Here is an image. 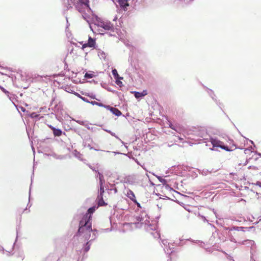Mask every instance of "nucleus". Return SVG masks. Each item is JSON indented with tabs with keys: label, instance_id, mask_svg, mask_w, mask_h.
Instances as JSON below:
<instances>
[{
	"label": "nucleus",
	"instance_id": "obj_19",
	"mask_svg": "<svg viewBox=\"0 0 261 261\" xmlns=\"http://www.w3.org/2000/svg\"><path fill=\"white\" fill-rule=\"evenodd\" d=\"M134 96L137 99H140L144 96V94H142L140 92L134 91Z\"/></svg>",
	"mask_w": 261,
	"mask_h": 261
},
{
	"label": "nucleus",
	"instance_id": "obj_23",
	"mask_svg": "<svg viewBox=\"0 0 261 261\" xmlns=\"http://www.w3.org/2000/svg\"><path fill=\"white\" fill-rule=\"evenodd\" d=\"M95 75L93 73L86 72L84 75V77L86 79H91Z\"/></svg>",
	"mask_w": 261,
	"mask_h": 261
},
{
	"label": "nucleus",
	"instance_id": "obj_1",
	"mask_svg": "<svg viewBox=\"0 0 261 261\" xmlns=\"http://www.w3.org/2000/svg\"><path fill=\"white\" fill-rule=\"evenodd\" d=\"M95 210V206H92L88 209L87 213L80 220L78 231L73 237L74 241L77 240L83 243V248L85 252L89 250L91 242L98 237L97 230L92 228V215Z\"/></svg>",
	"mask_w": 261,
	"mask_h": 261
},
{
	"label": "nucleus",
	"instance_id": "obj_43",
	"mask_svg": "<svg viewBox=\"0 0 261 261\" xmlns=\"http://www.w3.org/2000/svg\"><path fill=\"white\" fill-rule=\"evenodd\" d=\"M88 166H89V167L91 169H92L93 171H94V172H95L96 173L97 172H98V170H96L94 168H93L91 165H88Z\"/></svg>",
	"mask_w": 261,
	"mask_h": 261
},
{
	"label": "nucleus",
	"instance_id": "obj_61",
	"mask_svg": "<svg viewBox=\"0 0 261 261\" xmlns=\"http://www.w3.org/2000/svg\"><path fill=\"white\" fill-rule=\"evenodd\" d=\"M0 69H5V68H4L3 67L0 66Z\"/></svg>",
	"mask_w": 261,
	"mask_h": 261
},
{
	"label": "nucleus",
	"instance_id": "obj_62",
	"mask_svg": "<svg viewBox=\"0 0 261 261\" xmlns=\"http://www.w3.org/2000/svg\"><path fill=\"white\" fill-rule=\"evenodd\" d=\"M170 127L171 128H172V129H175V128H174L173 127H172V125H170Z\"/></svg>",
	"mask_w": 261,
	"mask_h": 261
},
{
	"label": "nucleus",
	"instance_id": "obj_39",
	"mask_svg": "<svg viewBox=\"0 0 261 261\" xmlns=\"http://www.w3.org/2000/svg\"><path fill=\"white\" fill-rule=\"evenodd\" d=\"M76 122H77L79 124H81V125H84V126H85V125H86V124L85 123V122H84V121H81V120H77V121H76Z\"/></svg>",
	"mask_w": 261,
	"mask_h": 261
},
{
	"label": "nucleus",
	"instance_id": "obj_10",
	"mask_svg": "<svg viewBox=\"0 0 261 261\" xmlns=\"http://www.w3.org/2000/svg\"><path fill=\"white\" fill-rule=\"evenodd\" d=\"M204 88L205 89V90L208 94L209 96L212 98V99L216 103L217 105H219L220 104V103L217 100L216 98V96L214 93V92L211 89L208 88L207 87H206L204 86Z\"/></svg>",
	"mask_w": 261,
	"mask_h": 261
},
{
	"label": "nucleus",
	"instance_id": "obj_22",
	"mask_svg": "<svg viewBox=\"0 0 261 261\" xmlns=\"http://www.w3.org/2000/svg\"><path fill=\"white\" fill-rule=\"evenodd\" d=\"M112 73L114 79L120 78V76L119 75L117 70L116 69H112Z\"/></svg>",
	"mask_w": 261,
	"mask_h": 261
},
{
	"label": "nucleus",
	"instance_id": "obj_11",
	"mask_svg": "<svg viewBox=\"0 0 261 261\" xmlns=\"http://www.w3.org/2000/svg\"><path fill=\"white\" fill-rule=\"evenodd\" d=\"M99 26L105 30L111 31L113 30V25L110 22H101Z\"/></svg>",
	"mask_w": 261,
	"mask_h": 261
},
{
	"label": "nucleus",
	"instance_id": "obj_29",
	"mask_svg": "<svg viewBox=\"0 0 261 261\" xmlns=\"http://www.w3.org/2000/svg\"><path fill=\"white\" fill-rule=\"evenodd\" d=\"M229 240L231 242H234L235 243H237L238 245H239L238 243L239 241H237L233 236H230Z\"/></svg>",
	"mask_w": 261,
	"mask_h": 261
},
{
	"label": "nucleus",
	"instance_id": "obj_33",
	"mask_svg": "<svg viewBox=\"0 0 261 261\" xmlns=\"http://www.w3.org/2000/svg\"><path fill=\"white\" fill-rule=\"evenodd\" d=\"M133 202L137 205L138 207L141 208L140 203L137 201V199L134 200Z\"/></svg>",
	"mask_w": 261,
	"mask_h": 261
},
{
	"label": "nucleus",
	"instance_id": "obj_20",
	"mask_svg": "<svg viewBox=\"0 0 261 261\" xmlns=\"http://www.w3.org/2000/svg\"><path fill=\"white\" fill-rule=\"evenodd\" d=\"M90 103L92 105H96V106H98L100 107H103L105 108V107L107 106V105L103 104L102 103L98 102L95 101H91L90 102Z\"/></svg>",
	"mask_w": 261,
	"mask_h": 261
},
{
	"label": "nucleus",
	"instance_id": "obj_58",
	"mask_svg": "<svg viewBox=\"0 0 261 261\" xmlns=\"http://www.w3.org/2000/svg\"><path fill=\"white\" fill-rule=\"evenodd\" d=\"M49 127L51 128V129L53 130V128H55V127H54L52 125H49Z\"/></svg>",
	"mask_w": 261,
	"mask_h": 261
},
{
	"label": "nucleus",
	"instance_id": "obj_53",
	"mask_svg": "<svg viewBox=\"0 0 261 261\" xmlns=\"http://www.w3.org/2000/svg\"><path fill=\"white\" fill-rule=\"evenodd\" d=\"M129 70H130V69L129 68V69H127L126 71V72L128 73L129 75H130V72H129Z\"/></svg>",
	"mask_w": 261,
	"mask_h": 261
},
{
	"label": "nucleus",
	"instance_id": "obj_51",
	"mask_svg": "<svg viewBox=\"0 0 261 261\" xmlns=\"http://www.w3.org/2000/svg\"><path fill=\"white\" fill-rule=\"evenodd\" d=\"M113 153H114L115 154H122L121 153L119 152H116V151H113L112 152Z\"/></svg>",
	"mask_w": 261,
	"mask_h": 261
},
{
	"label": "nucleus",
	"instance_id": "obj_24",
	"mask_svg": "<svg viewBox=\"0 0 261 261\" xmlns=\"http://www.w3.org/2000/svg\"><path fill=\"white\" fill-rule=\"evenodd\" d=\"M104 130H105V131L110 134L112 136L115 137L116 139H117L119 141H121V139L115 134V133L112 132L110 130H108V129H104Z\"/></svg>",
	"mask_w": 261,
	"mask_h": 261
},
{
	"label": "nucleus",
	"instance_id": "obj_41",
	"mask_svg": "<svg viewBox=\"0 0 261 261\" xmlns=\"http://www.w3.org/2000/svg\"><path fill=\"white\" fill-rule=\"evenodd\" d=\"M112 230V229H109V228H106V229H101V232H108V231H110Z\"/></svg>",
	"mask_w": 261,
	"mask_h": 261
},
{
	"label": "nucleus",
	"instance_id": "obj_63",
	"mask_svg": "<svg viewBox=\"0 0 261 261\" xmlns=\"http://www.w3.org/2000/svg\"><path fill=\"white\" fill-rule=\"evenodd\" d=\"M136 163H137L138 165H140V163H139V162L138 161H137Z\"/></svg>",
	"mask_w": 261,
	"mask_h": 261
},
{
	"label": "nucleus",
	"instance_id": "obj_8",
	"mask_svg": "<svg viewBox=\"0 0 261 261\" xmlns=\"http://www.w3.org/2000/svg\"><path fill=\"white\" fill-rule=\"evenodd\" d=\"M105 108L109 110L113 114L116 116H120L122 115L121 112L117 108L111 107L109 105L106 106Z\"/></svg>",
	"mask_w": 261,
	"mask_h": 261
},
{
	"label": "nucleus",
	"instance_id": "obj_6",
	"mask_svg": "<svg viewBox=\"0 0 261 261\" xmlns=\"http://www.w3.org/2000/svg\"><path fill=\"white\" fill-rule=\"evenodd\" d=\"M193 134L199 138H203V140H206L205 137L207 136L206 131L203 127L195 128L193 130Z\"/></svg>",
	"mask_w": 261,
	"mask_h": 261
},
{
	"label": "nucleus",
	"instance_id": "obj_38",
	"mask_svg": "<svg viewBox=\"0 0 261 261\" xmlns=\"http://www.w3.org/2000/svg\"><path fill=\"white\" fill-rule=\"evenodd\" d=\"M38 116V115H37L36 113L35 112H33L32 113H31V117L32 118H35V117H37Z\"/></svg>",
	"mask_w": 261,
	"mask_h": 261
},
{
	"label": "nucleus",
	"instance_id": "obj_21",
	"mask_svg": "<svg viewBox=\"0 0 261 261\" xmlns=\"http://www.w3.org/2000/svg\"><path fill=\"white\" fill-rule=\"evenodd\" d=\"M98 56L99 57L100 59H105L106 58V54L104 53L103 51L98 49Z\"/></svg>",
	"mask_w": 261,
	"mask_h": 261
},
{
	"label": "nucleus",
	"instance_id": "obj_45",
	"mask_svg": "<svg viewBox=\"0 0 261 261\" xmlns=\"http://www.w3.org/2000/svg\"><path fill=\"white\" fill-rule=\"evenodd\" d=\"M78 2H83V3H87V4H89V0H78Z\"/></svg>",
	"mask_w": 261,
	"mask_h": 261
},
{
	"label": "nucleus",
	"instance_id": "obj_59",
	"mask_svg": "<svg viewBox=\"0 0 261 261\" xmlns=\"http://www.w3.org/2000/svg\"><path fill=\"white\" fill-rule=\"evenodd\" d=\"M31 205H32V204H30L29 203H28V204L27 205V207H29L30 208V207H31Z\"/></svg>",
	"mask_w": 261,
	"mask_h": 261
},
{
	"label": "nucleus",
	"instance_id": "obj_54",
	"mask_svg": "<svg viewBox=\"0 0 261 261\" xmlns=\"http://www.w3.org/2000/svg\"><path fill=\"white\" fill-rule=\"evenodd\" d=\"M251 144H253L254 147H255V145L254 144V142L252 140H249Z\"/></svg>",
	"mask_w": 261,
	"mask_h": 261
},
{
	"label": "nucleus",
	"instance_id": "obj_30",
	"mask_svg": "<svg viewBox=\"0 0 261 261\" xmlns=\"http://www.w3.org/2000/svg\"><path fill=\"white\" fill-rule=\"evenodd\" d=\"M96 173H97V174L99 176L98 177H99V180H101V179H104L103 175L101 173H100L98 171Z\"/></svg>",
	"mask_w": 261,
	"mask_h": 261
},
{
	"label": "nucleus",
	"instance_id": "obj_64",
	"mask_svg": "<svg viewBox=\"0 0 261 261\" xmlns=\"http://www.w3.org/2000/svg\"><path fill=\"white\" fill-rule=\"evenodd\" d=\"M258 154V155H259L260 156H261V153H257Z\"/></svg>",
	"mask_w": 261,
	"mask_h": 261
},
{
	"label": "nucleus",
	"instance_id": "obj_56",
	"mask_svg": "<svg viewBox=\"0 0 261 261\" xmlns=\"http://www.w3.org/2000/svg\"><path fill=\"white\" fill-rule=\"evenodd\" d=\"M21 111H23V112H24V111H25V109H24V108L22 107H21Z\"/></svg>",
	"mask_w": 261,
	"mask_h": 261
},
{
	"label": "nucleus",
	"instance_id": "obj_4",
	"mask_svg": "<svg viewBox=\"0 0 261 261\" xmlns=\"http://www.w3.org/2000/svg\"><path fill=\"white\" fill-rule=\"evenodd\" d=\"M75 7L76 9L82 14L83 17L86 10L88 11L91 10L89 4H87V3H83V2L77 1L75 4Z\"/></svg>",
	"mask_w": 261,
	"mask_h": 261
},
{
	"label": "nucleus",
	"instance_id": "obj_36",
	"mask_svg": "<svg viewBox=\"0 0 261 261\" xmlns=\"http://www.w3.org/2000/svg\"><path fill=\"white\" fill-rule=\"evenodd\" d=\"M105 184V179H101V180H99L100 186H103V185Z\"/></svg>",
	"mask_w": 261,
	"mask_h": 261
},
{
	"label": "nucleus",
	"instance_id": "obj_7",
	"mask_svg": "<svg viewBox=\"0 0 261 261\" xmlns=\"http://www.w3.org/2000/svg\"><path fill=\"white\" fill-rule=\"evenodd\" d=\"M104 192V186H100V189L97 196V198L98 199V204L99 206H103L106 204L103 199V194Z\"/></svg>",
	"mask_w": 261,
	"mask_h": 261
},
{
	"label": "nucleus",
	"instance_id": "obj_12",
	"mask_svg": "<svg viewBox=\"0 0 261 261\" xmlns=\"http://www.w3.org/2000/svg\"><path fill=\"white\" fill-rule=\"evenodd\" d=\"M117 2L121 9L124 11L127 10V7L129 6L128 0H117Z\"/></svg>",
	"mask_w": 261,
	"mask_h": 261
},
{
	"label": "nucleus",
	"instance_id": "obj_37",
	"mask_svg": "<svg viewBox=\"0 0 261 261\" xmlns=\"http://www.w3.org/2000/svg\"><path fill=\"white\" fill-rule=\"evenodd\" d=\"M0 251H2L3 253H4L5 252L9 253V251L5 250L3 246H0Z\"/></svg>",
	"mask_w": 261,
	"mask_h": 261
},
{
	"label": "nucleus",
	"instance_id": "obj_42",
	"mask_svg": "<svg viewBox=\"0 0 261 261\" xmlns=\"http://www.w3.org/2000/svg\"><path fill=\"white\" fill-rule=\"evenodd\" d=\"M65 90L67 92H68L69 93H73V92L72 90H70V88L69 87L66 88Z\"/></svg>",
	"mask_w": 261,
	"mask_h": 261
},
{
	"label": "nucleus",
	"instance_id": "obj_16",
	"mask_svg": "<svg viewBox=\"0 0 261 261\" xmlns=\"http://www.w3.org/2000/svg\"><path fill=\"white\" fill-rule=\"evenodd\" d=\"M187 240V241H190L191 242H192V243H196L197 242H200V241H194V240H192L191 239H179V242L178 243H176V244L177 246H182L184 245V243H182V242L184 241V240Z\"/></svg>",
	"mask_w": 261,
	"mask_h": 261
},
{
	"label": "nucleus",
	"instance_id": "obj_14",
	"mask_svg": "<svg viewBox=\"0 0 261 261\" xmlns=\"http://www.w3.org/2000/svg\"><path fill=\"white\" fill-rule=\"evenodd\" d=\"M126 196L132 201L136 199L134 193L130 190L127 191Z\"/></svg>",
	"mask_w": 261,
	"mask_h": 261
},
{
	"label": "nucleus",
	"instance_id": "obj_35",
	"mask_svg": "<svg viewBox=\"0 0 261 261\" xmlns=\"http://www.w3.org/2000/svg\"><path fill=\"white\" fill-rule=\"evenodd\" d=\"M54 156L57 159H60V160H62L64 158L63 157V156L62 155H57L56 154H54Z\"/></svg>",
	"mask_w": 261,
	"mask_h": 261
},
{
	"label": "nucleus",
	"instance_id": "obj_32",
	"mask_svg": "<svg viewBox=\"0 0 261 261\" xmlns=\"http://www.w3.org/2000/svg\"><path fill=\"white\" fill-rule=\"evenodd\" d=\"M80 98L82 100H83L84 101H85V102H86L87 103H90L91 101H89V100L87 98H86L85 97H83V96H80Z\"/></svg>",
	"mask_w": 261,
	"mask_h": 261
},
{
	"label": "nucleus",
	"instance_id": "obj_2",
	"mask_svg": "<svg viewBox=\"0 0 261 261\" xmlns=\"http://www.w3.org/2000/svg\"><path fill=\"white\" fill-rule=\"evenodd\" d=\"M159 218L160 216L156 217L155 220H151L150 222L147 213L145 212H141L139 215L134 217L133 220L136 227H144L147 231L150 232L151 235L155 239L160 237V234L158 231V223Z\"/></svg>",
	"mask_w": 261,
	"mask_h": 261
},
{
	"label": "nucleus",
	"instance_id": "obj_57",
	"mask_svg": "<svg viewBox=\"0 0 261 261\" xmlns=\"http://www.w3.org/2000/svg\"><path fill=\"white\" fill-rule=\"evenodd\" d=\"M117 19V16H115V17L114 18V19H113V21H116Z\"/></svg>",
	"mask_w": 261,
	"mask_h": 261
},
{
	"label": "nucleus",
	"instance_id": "obj_3",
	"mask_svg": "<svg viewBox=\"0 0 261 261\" xmlns=\"http://www.w3.org/2000/svg\"><path fill=\"white\" fill-rule=\"evenodd\" d=\"M210 142L213 145V148H211L210 149L212 150H217L216 147H219L222 149H224L227 151H231L232 150L229 148L227 145H225L224 143L219 140L217 138H214L212 137L210 138Z\"/></svg>",
	"mask_w": 261,
	"mask_h": 261
},
{
	"label": "nucleus",
	"instance_id": "obj_44",
	"mask_svg": "<svg viewBox=\"0 0 261 261\" xmlns=\"http://www.w3.org/2000/svg\"><path fill=\"white\" fill-rule=\"evenodd\" d=\"M132 58L130 57H129L128 58V62H130V65L132 66V69L131 70H134V68L133 67L132 62Z\"/></svg>",
	"mask_w": 261,
	"mask_h": 261
},
{
	"label": "nucleus",
	"instance_id": "obj_48",
	"mask_svg": "<svg viewBox=\"0 0 261 261\" xmlns=\"http://www.w3.org/2000/svg\"><path fill=\"white\" fill-rule=\"evenodd\" d=\"M17 239V237H16V239L15 241H16ZM15 243H16V242H15L14 243V244H13V247H12V249H11V251H12V250H13V248H14V245H15Z\"/></svg>",
	"mask_w": 261,
	"mask_h": 261
},
{
	"label": "nucleus",
	"instance_id": "obj_5",
	"mask_svg": "<svg viewBox=\"0 0 261 261\" xmlns=\"http://www.w3.org/2000/svg\"><path fill=\"white\" fill-rule=\"evenodd\" d=\"M239 245H244L248 247H250L251 258H252L253 255V252L256 248V245L255 242L251 240H246L238 242Z\"/></svg>",
	"mask_w": 261,
	"mask_h": 261
},
{
	"label": "nucleus",
	"instance_id": "obj_18",
	"mask_svg": "<svg viewBox=\"0 0 261 261\" xmlns=\"http://www.w3.org/2000/svg\"><path fill=\"white\" fill-rule=\"evenodd\" d=\"M217 171V170H214L213 169L211 170H208L207 169H203L200 173H201L203 175H207L208 173H212L213 172H215Z\"/></svg>",
	"mask_w": 261,
	"mask_h": 261
},
{
	"label": "nucleus",
	"instance_id": "obj_50",
	"mask_svg": "<svg viewBox=\"0 0 261 261\" xmlns=\"http://www.w3.org/2000/svg\"><path fill=\"white\" fill-rule=\"evenodd\" d=\"M256 185L261 188V182L258 181Z\"/></svg>",
	"mask_w": 261,
	"mask_h": 261
},
{
	"label": "nucleus",
	"instance_id": "obj_52",
	"mask_svg": "<svg viewBox=\"0 0 261 261\" xmlns=\"http://www.w3.org/2000/svg\"><path fill=\"white\" fill-rule=\"evenodd\" d=\"M88 147L90 149H94L93 147H91L90 145L88 144Z\"/></svg>",
	"mask_w": 261,
	"mask_h": 261
},
{
	"label": "nucleus",
	"instance_id": "obj_49",
	"mask_svg": "<svg viewBox=\"0 0 261 261\" xmlns=\"http://www.w3.org/2000/svg\"><path fill=\"white\" fill-rule=\"evenodd\" d=\"M252 149H253V147H250L249 148L246 149L245 151L246 152L247 150H249L250 151V150H252Z\"/></svg>",
	"mask_w": 261,
	"mask_h": 261
},
{
	"label": "nucleus",
	"instance_id": "obj_47",
	"mask_svg": "<svg viewBox=\"0 0 261 261\" xmlns=\"http://www.w3.org/2000/svg\"><path fill=\"white\" fill-rule=\"evenodd\" d=\"M141 93H142V94H144V96L147 95V92L146 90H143L142 92H141Z\"/></svg>",
	"mask_w": 261,
	"mask_h": 261
},
{
	"label": "nucleus",
	"instance_id": "obj_60",
	"mask_svg": "<svg viewBox=\"0 0 261 261\" xmlns=\"http://www.w3.org/2000/svg\"><path fill=\"white\" fill-rule=\"evenodd\" d=\"M162 243L165 245V243H167V241L166 240H163L162 241Z\"/></svg>",
	"mask_w": 261,
	"mask_h": 261
},
{
	"label": "nucleus",
	"instance_id": "obj_26",
	"mask_svg": "<svg viewBox=\"0 0 261 261\" xmlns=\"http://www.w3.org/2000/svg\"><path fill=\"white\" fill-rule=\"evenodd\" d=\"M0 89L4 93L7 94L9 99H11V97L9 96V94H10V92L2 86H0Z\"/></svg>",
	"mask_w": 261,
	"mask_h": 261
},
{
	"label": "nucleus",
	"instance_id": "obj_40",
	"mask_svg": "<svg viewBox=\"0 0 261 261\" xmlns=\"http://www.w3.org/2000/svg\"><path fill=\"white\" fill-rule=\"evenodd\" d=\"M164 186L165 187V189L167 190H172V188H171L170 186L167 184V183Z\"/></svg>",
	"mask_w": 261,
	"mask_h": 261
},
{
	"label": "nucleus",
	"instance_id": "obj_31",
	"mask_svg": "<svg viewBox=\"0 0 261 261\" xmlns=\"http://www.w3.org/2000/svg\"><path fill=\"white\" fill-rule=\"evenodd\" d=\"M96 173H97V174L99 176L98 177H99V180H101V179H104L103 175L101 173H100L98 171Z\"/></svg>",
	"mask_w": 261,
	"mask_h": 261
},
{
	"label": "nucleus",
	"instance_id": "obj_55",
	"mask_svg": "<svg viewBox=\"0 0 261 261\" xmlns=\"http://www.w3.org/2000/svg\"><path fill=\"white\" fill-rule=\"evenodd\" d=\"M31 188V187H30V191H29V201L30 200Z\"/></svg>",
	"mask_w": 261,
	"mask_h": 261
},
{
	"label": "nucleus",
	"instance_id": "obj_28",
	"mask_svg": "<svg viewBox=\"0 0 261 261\" xmlns=\"http://www.w3.org/2000/svg\"><path fill=\"white\" fill-rule=\"evenodd\" d=\"M122 79V77H120V78L115 79L116 80V83L117 85H118L119 86H121L122 85V83L120 81V80Z\"/></svg>",
	"mask_w": 261,
	"mask_h": 261
},
{
	"label": "nucleus",
	"instance_id": "obj_15",
	"mask_svg": "<svg viewBox=\"0 0 261 261\" xmlns=\"http://www.w3.org/2000/svg\"><path fill=\"white\" fill-rule=\"evenodd\" d=\"M53 132L56 137L61 136L63 133L61 129L56 128H53Z\"/></svg>",
	"mask_w": 261,
	"mask_h": 261
},
{
	"label": "nucleus",
	"instance_id": "obj_25",
	"mask_svg": "<svg viewBox=\"0 0 261 261\" xmlns=\"http://www.w3.org/2000/svg\"><path fill=\"white\" fill-rule=\"evenodd\" d=\"M157 177H158V179H159V180L161 183H162V184H163V185H166V184L168 182V181H167V179H164V178H162V177H161V176H158Z\"/></svg>",
	"mask_w": 261,
	"mask_h": 261
},
{
	"label": "nucleus",
	"instance_id": "obj_46",
	"mask_svg": "<svg viewBox=\"0 0 261 261\" xmlns=\"http://www.w3.org/2000/svg\"><path fill=\"white\" fill-rule=\"evenodd\" d=\"M74 94L76 96H77V97H79V98H80V96H82L80 94H79L77 92H74Z\"/></svg>",
	"mask_w": 261,
	"mask_h": 261
},
{
	"label": "nucleus",
	"instance_id": "obj_13",
	"mask_svg": "<svg viewBox=\"0 0 261 261\" xmlns=\"http://www.w3.org/2000/svg\"><path fill=\"white\" fill-rule=\"evenodd\" d=\"M245 228V227H242V226H232L231 227H228L226 229L228 230L229 231H232L233 230H236V231H244Z\"/></svg>",
	"mask_w": 261,
	"mask_h": 261
},
{
	"label": "nucleus",
	"instance_id": "obj_17",
	"mask_svg": "<svg viewBox=\"0 0 261 261\" xmlns=\"http://www.w3.org/2000/svg\"><path fill=\"white\" fill-rule=\"evenodd\" d=\"M72 154L75 158H77L79 160H80L81 161L83 160V159L82 158V154L80 152H79L77 150H76V149L74 150L72 152Z\"/></svg>",
	"mask_w": 261,
	"mask_h": 261
},
{
	"label": "nucleus",
	"instance_id": "obj_27",
	"mask_svg": "<svg viewBox=\"0 0 261 261\" xmlns=\"http://www.w3.org/2000/svg\"><path fill=\"white\" fill-rule=\"evenodd\" d=\"M85 126L89 130H92V132H95L96 131V129H97L96 127H90L89 126V125L88 124H86V125H85Z\"/></svg>",
	"mask_w": 261,
	"mask_h": 261
},
{
	"label": "nucleus",
	"instance_id": "obj_9",
	"mask_svg": "<svg viewBox=\"0 0 261 261\" xmlns=\"http://www.w3.org/2000/svg\"><path fill=\"white\" fill-rule=\"evenodd\" d=\"M95 40L91 38V37H89L88 42L83 45L82 48L84 49V48H86L87 47L95 48Z\"/></svg>",
	"mask_w": 261,
	"mask_h": 261
},
{
	"label": "nucleus",
	"instance_id": "obj_34",
	"mask_svg": "<svg viewBox=\"0 0 261 261\" xmlns=\"http://www.w3.org/2000/svg\"><path fill=\"white\" fill-rule=\"evenodd\" d=\"M88 96H89L91 99H95L96 100H98L95 97V95L92 93L91 94H88L87 95Z\"/></svg>",
	"mask_w": 261,
	"mask_h": 261
}]
</instances>
